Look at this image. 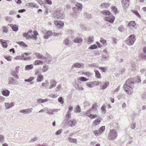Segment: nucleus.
Instances as JSON below:
<instances>
[{
    "label": "nucleus",
    "instance_id": "nucleus-17",
    "mask_svg": "<svg viewBox=\"0 0 146 146\" xmlns=\"http://www.w3.org/2000/svg\"><path fill=\"white\" fill-rule=\"evenodd\" d=\"M15 104V103L12 102L11 103H5V107L7 109H9L13 107Z\"/></svg>",
    "mask_w": 146,
    "mask_h": 146
},
{
    "label": "nucleus",
    "instance_id": "nucleus-10",
    "mask_svg": "<svg viewBox=\"0 0 146 146\" xmlns=\"http://www.w3.org/2000/svg\"><path fill=\"white\" fill-rule=\"evenodd\" d=\"M115 17L113 15H110L108 17H105V20L110 23H113L115 19Z\"/></svg>",
    "mask_w": 146,
    "mask_h": 146
},
{
    "label": "nucleus",
    "instance_id": "nucleus-38",
    "mask_svg": "<svg viewBox=\"0 0 146 146\" xmlns=\"http://www.w3.org/2000/svg\"><path fill=\"white\" fill-rule=\"evenodd\" d=\"M17 43L24 47H26L27 46V45L23 42H17Z\"/></svg>",
    "mask_w": 146,
    "mask_h": 146
},
{
    "label": "nucleus",
    "instance_id": "nucleus-52",
    "mask_svg": "<svg viewBox=\"0 0 146 146\" xmlns=\"http://www.w3.org/2000/svg\"><path fill=\"white\" fill-rule=\"evenodd\" d=\"M129 127L131 129H134L135 127V124L134 123H133L129 125Z\"/></svg>",
    "mask_w": 146,
    "mask_h": 146
},
{
    "label": "nucleus",
    "instance_id": "nucleus-1",
    "mask_svg": "<svg viewBox=\"0 0 146 146\" xmlns=\"http://www.w3.org/2000/svg\"><path fill=\"white\" fill-rule=\"evenodd\" d=\"M134 84V80L133 78H129L126 80L123 86V88L127 94H131L132 93L133 87Z\"/></svg>",
    "mask_w": 146,
    "mask_h": 146
},
{
    "label": "nucleus",
    "instance_id": "nucleus-12",
    "mask_svg": "<svg viewBox=\"0 0 146 146\" xmlns=\"http://www.w3.org/2000/svg\"><path fill=\"white\" fill-rule=\"evenodd\" d=\"M122 7L124 9H126L129 6V0H122L121 1Z\"/></svg>",
    "mask_w": 146,
    "mask_h": 146
},
{
    "label": "nucleus",
    "instance_id": "nucleus-40",
    "mask_svg": "<svg viewBox=\"0 0 146 146\" xmlns=\"http://www.w3.org/2000/svg\"><path fill=\"white\" fill-rule=\"evenodd\" d=\"M71 117V113L70 111H68L66 116V120H68Z\"/></svg>",
    "mask_w": 146,
    "mask_h": 146
},
{
    "label": "nucleus",
    "instance_id": "nucleus-4",
    "mask_svg": "<svg viewBox=\"0 0 146 146\" xmlns=\"http://www.w3.org/2000/svg\"><path fill=\"white\" fill-rule=\"evenodd\" d=\"M135 40V36L134 35H131L127 38L126 41V43L129 45H132Z\"/></svg>",
    "mask_w": 146,
    "mask_h": 146
},
{
    "label": "nucleus",
    "instance_id": "nucleus-34",
    "mask_svg": "<svg viewBox=\"0 0 146 146\" xmlns=\"http://www.w3.org/2000/svg\"><path fill=\"white\" fill-rule=\"evenodd\" d=\"M86 85L88 87L90 88H92L94 86V84L93 82H87Z\"/></svg>",
    "mask_w": 146,
    "mask_h": 146
},
{
    "label": "nucleus",
    "instance_id": "nucleus-6",
    "mask_svg": "<svg viewBox=\"0 0 146 146\" xmlns=\"http://www.w3.org/2000/svg\"><path fill=\"white\" fill-rule=\"evenodd\" d=\"M8 84L9 85H17L18 84V81L12 77H10L8 78Z\"/></svg>",
    "mask_w": 146,
    "mask_h": 146
},
{
    "label": "nucleus",
    "instance_id": "nucleus-48",
    "mask_svg": "<svg viewBox=\"0 0 146 146\" xmlns=\"http://www.w3.org/2000/svg\"><path fill=\"white\" fill-rule=\"evenodd\" d=\"M131 12L133 13H134L135 15H136L139 18L141 17L140 15H139V14L136 11L131 10Z\"/></svg>",
    "mask_w": 146,
    "mask_h": 146
},
{
    "label": "nucleus",
    "instance_id": "nucleus-45",
    "mask_svg": "<svg viewBox=\"0 0 146 146\" xmlns=\"http://www.w3.org/2000/svg\"><path fill=\"white\" fill-rule=\"evenodd\" d=\"M78 80L81 82L86 81L88 80V79L84 77H81L78 79Z\"/></svg>",
    "mask_w": 146,
    "mask_h": 146
},
{
    "label": "nucleus",
    "instance_id": "nucleus-47",
    "mask_svg": "<svg viewBox=\"0 0 146 146\" xmlns=\"http://www.w3.org/2000/svg\"><path fill=\"white\" fill-rule=\"evenodd\" d=\"M81 73H82V74H84L85 75L87 76L88 77L92 75V74L88 72H82Z\"/></svg>",
    "mask_w": 146,
    "mask_h": 146
},
{
    "label": "nucleus",
    "instance_id": "nucleus-55",
    "mask_svg": "<svg viewBox=\"0 0 146 146\" xmlns=\"http://www.w3.org/2000/svg\"><path fill=\"white\" fill-rule=\"evenodd\" d=\"M73 12L75 13H78L79 11H80L79 9H78L76 7H74L73 8Z\"/></svg>",
    "mask_w": 146,
    "mask_h": 146
},
{
    "label": "nucleus",
    "instance_id": "nucleus-31",
    "mask_svg": "<svg viewBox=\"0 0 146 146\" xmlns=\"http://www.w3.org/2000/svg\"><path fill=\"white\" fill-rule=\"evenodd\" d=\"M67 140L71 143L76 144L77 143V140L76 139H73L71 137H68Z\"/></svg>",
    "mask_w": 146,
    "mask_h": 146
},
{
    "label": "nucleus",
    "instance_id": "nucleus-28",
    "mask_svg": "<svg viewBox=\"0 0 146 146\" xmlns=\"http://www.w3.org/2000/svg\"><path fill=\"white\" fill-rule=\"evenodd\" d=\"M109 82H106L102 84V85L101 86V88L102 89L104 90L107 88L109 85Z\"/></svg>",
    "mask_w": 146,
    "mask_h": 146
},
{
    "label": "nucleus",
    "instance_id": "nucleus-33",
    "mask_svg": "<svg viewBox=\"0 0 146 146\" xmlns=\"http://www.w3.org/2000/svg\"><path fill=\"white\" fill-rule=\"evenodd\" d=\"M109 56H106L104 55H102L101 58V60L102 62H104L107 60H108Z\"/></svg>",
    "mask_w": 146,
    "mask_h": 146
},
{
    "label": "nucleus",
    "instance_id": "nucleus-56",
    "mask_svg": "<svg viewBox=\"0 0 146 146\" xmlns=\"http://www.w3.org/2000/svg\"><path fill=\"white\" fill-rule=\"evenodd\" d=\"M135 79L136 81L137 82H141L140 77L139 76H138L135 77Z\"/></svg>",
    "mask_w": 146,
    "mask_h": 146
},
{
    "label": "nucleus",
    "instance_id": "nucleus-63",
    "mask_svg": "<svg viewBox=\"0 0 146 146\" xmlns=\"http://www.w3.org/2000/svg\"><path fill=\"white\" fill-rule=\"evenodd\" d=\"M100 41L102 44H104L106 42V40L104 39L103 38H101Z\"/></svg>",
    "mask_w": 146,
    "mask_h": 146
},
{
    "label": "nucleus",
    "instance_id": "nucleus-23",
    "mask_svg": "<svg viewBox=\"0 0 146 146\" xmlns=\"http://www.w3.org/2000/svg\"><path fill=\"white\" fill-rule=\"evenodd\" d=\"M10 93V91L7 90H3L1 92L2 95L6 97L8 96L9 95Z\"/></svg>",
    "mask_w": 146,
    "mask_h": 146
},
{
    "label": "nucleus",
    "instance_id": "nucleus-25",
    "mask_svg": "<svg viewBox=\"0 0 146 146\" xmlns=\"http://www.w3.org/2000/svg\"><path fill=\"white\" fill-rule=\"evenodd\" d=\"M63 43L66 45H68V46H70L72 44V43L71 41H69L68 39L66 38L64 41Z\"/></svg>",
    "mask_w": 146,
    "mask_h": 146
},
{
    "label": "nucleus",
    "instance_id": "nucleus-50",
    "mask_svg": "<svg viewBox=\"0 0 146 146\" xmlns=\"http://www.w3.org/2000/svg\"><path fill=\"white\" fill-rule=\"evenodd\" d=\"M101 109L103 113H106V106L105 104H104L102 105Z\"/></svg>",
    "mask_w": 146,
    "mask_h": 146
},
{
    "label": "nucleus",
    "instance_id": "nucleus-35",
    "mask_svg": "<svg viewBox=\"0 0 146 146\" xmlns=\"http://www.w3.org/2000/svg\"><path fill=\"white\" fill-rule=\"evenodd\" d=\"M33 66L32 64L26 65L25 69L26 70H30L33 68Z\"/></svg>",
    "mask_w": 146,
    "mask_h": 146
},
{
    "label": "nucleus",
    "instance_id": "nucleus-44",
    "mask_svg": "<svg viewBox=\"0 0 146 146\" xmlns=\"http://www.w3.org/2000/svg\"><path fill=\"white\" fill-rule=\"evenodd\" d=\"M34 79V77H30L29 78L27 79H25L24 81L25 82H31Z\"/></svg>",
    "mask_w": 146,
    "mask_h": 146
},
{
    "label": "nucleus",
    "instance_id": "nucleus-29",
    "mask_svg": "<svg viewBox=\"0 0 146 146\" xmlns=\"http://www.w3.org/2000/svg\"><path fill=\"white\" fill-rule=\"evenodd\" d=\"M76 7L80 11H81L82 9V5L80 3H77L76 4Z\"/></svg>",
    "mask_w": 146,
    "mask_h": 146
},
{
    "label": "nucleus",
    "instance_id": "nucleus-2",
    "mask_svg": "<svg viewBox=\"0 0 146 146\" xmlns=\"http://www.w3.org/2000/svg\"><path fill=\"white\" fill-rule=\"evenodd\" d=\"M35 55L37 57L38 59H42L43 60H37L35 62L34 64L35 65H41L44 64L47 60V58L42 54L36 52L35 54Z\"/></svg>",
    "mask_w": 146,
    "mask_h": 146
},
{
    "label": "nucleus",
    "instance_id": "nucleus-15",
    "mask_svg": "<svg viewBox=\"0 0 146 146\" xmlns=\"http://www.w3.org/2000/svg\"><path fill=\"white\" fill-rule=\"evenodd\" d=\"M50 85L49 88L51 89L56 87L57 82L55 80L51 79L50 80Z\"/></svg>",
    "mask_w": 146,
    "mask_h": 146
},
{
    "label": "nucleus",
    "instance_id": "nucleus-49",
    "mask_svg": "<svg viewBox=\"0 0 146 146\" xmlns=\"http://www.w3.org/2000/svg\"><path fill=\"white\" fill-rule=\"evenodd\" d=\"M5 141L4 136L1 134H0V143H2Z\"/></svg>",
    "mask_w": 146,
    "mask_h": 146
},
{
    "label": "nucleus",
    "instance_id": "nucleus-39",
    "mask_svg": "<svg viewBox=\"0 0 146 146\" xmlns=\"http://www.w3.org/2000/svg\"><path fill=\"white\" fill-rule=\"evenodd\" d=\"M27 5L29 6L30 8H33L36 7L35 4L33 3H27Z\"/></svg>",
    "mask_w": 146,
    "mask_h": 146
},
{
    "label": "nucleus",
    "instance_id": "nucleus-53",
    "mask_svg": "<svg viewBox=\"0 0 146 146\" xmlns=\"http://www.w3.org/2000/svg\"><path fill=\"white\" fill-rule=\"evenodd\" d=\"M58 102L61 104H63L64 101L63 98L62 97H60L58 99Z\"/></svg>",
    "mask_w": 146,
    "mask_h": 146
},
{
    "label": "nucleus",
    "instance_id": "nucleus-64",
    "mask_svg": "<svg viewBox=\"0 0 146 146\" xmlns=\"http://www.w3.org/2000/svg\"><path fill=\"white\" fill-rule=\"evenodd\" d=\"M131 65V67H132V68L131 69V70L133 71H134L135 70V68L134 63L132 64Z\"/></svg>",
    "mask_w": 146,
    "mask_h": 146
},
{
    "label": "nucleus",
    "instance_id": "nucleus-42",
    "mask_svg": "<svg viewBox=\"0 0 146 146\" xmlns=\"http://www.w3.org/2000/svg\"><path fill=\"white\" fill-rule=\"evenodd\" d=\"M97 48V46L95 44H93L91 45L89 48V49L93 50L96 49Z\"/></svg>",
    "mask_w": 146,
    "mask_h": 146
},
{
    "label": "nucleus",
    "instance_id": "nucleus-21",
    "mask_svg": "<svg viewBox=\"0 0 146 146\" xmlns=\"http://www.w3.org/2000/svg\"><path fill=\"white\" fill-rule=\"evenodd\" d=\"M101 13L104 16L108 17L111 15V13L107 10H104L101 12Z\"/></svg>",
    "mask_w": 146,
    "mask_h": 146
},
{
    "label": "nucleus",
    "instance_id": "nucleus-11",
    "mask_svg": "<svg viewBox=\"0 0 146 146\" xmlns=\"http://www.w3.org/2000/svg\"><path fill=\"white\" fill-rule=\"evenodd\" d=\"M33 110V108H31L21 110L19 111V112L20 113H22L24 114H29Z\"/></svg>",
    "mask_w": 146,
    "mask_h": 146
},
{
    "label": "nucleus",
    "instance_id": "nucleus-37",
    "mask_svg": "<svg viewBox=\"0 0 146 146\" xmlns=\"http://www.w3.org/2000/svg\"><path fill=\"white\" fill-rule=\"evenodd\" d=\"M94 72H95L96 77L97 78H100V74L99 71L96 70H94Z\"/></svg>",
    "mask_w": 146,
    "mask_h": 146
},
{
    "label": "nucleus",
    "instance_id": "nucleus-58",
    "mask_svg": "<svg viewBox=\"0 0 146 146\" xmlns=\"http://www.w3.org/2000/svg\"><path fill=\"white\" fill-rule=\"evenodd\" d=\"M75 111L76 112L80 113L81 112L80 108V107L79 106H78L77 108L76 109Z\"/></svg>",
    "mask_w": 146,
    "mask_h": 146
},
{
    "label": "nucleus",
    "instance_id": "nucleus-20",
    "mask_svg": "<svg viewBox=\"0 0 146 146\" xmlns=\"http://www.w3.org/2000/svg\"><path fill=\"white\" fill-rule=\"evenodd\" d=\"M54 23L59 28H60L61 27H62L64 25L63 22L62 21H55Z\"/></svg>",
    "mask_w": 146,
    "mask_h": 146
},
{
    "label": "nucleus",
    "instance_id": "nucleus-18",
    "mask_svg": "<svg viewBox=\"0 0 146 146\" xmlns=\"http://www.w3.org/2000/svg\"><path fill=\"white\" fill-rule=\"evenodd\" d=\"M8 25L12 28V30L13 31L17 32L18 31V26L17 25L8 24Z\"/></svg>",
    "mask_w": 146,
    "mask_h": 146
},
{
    "label": "nucleus",
    "instance_id": "nucleus-19",
    "mask_svg": "<svg viewBox=\"0 0 146 146\" xmlns=\"http://www.w3.org/2000/svg\"><path fill=\"white\" fill-rule=\"evenodd\" d=\"M32 32V31H28V32L27 33H25L23 35L26 38L29 39L31 38V33Z\"/></svg>",
    "mask_w": 146,
    "mask_h": 146
},
{
    "label": "nucleus",
    "instance_id": "nucleus-59",
    "mask_svg": "<svg viewBox=\"0 0 146 146\" xmlns=\"http://www.w3.org/2000/svg\"><path fill=\"white\" fill-rule=\"evenodd\" d=\"M91 110V109L89 110L86 113V115L88 117H90L91 114L90 113Z\"/></svg>",
    "mask_w": 146,
    "mask_h": 146
},
{
    "label": "nucleus",
    "instance_id": "nucleus-62",
    "mask_svg": "<svg viewBox=\"0 0 146 146\" xmlns=\"http://www.w3.org/2000/svg\"><path fill=\"white\" fill-rule=\"evenodd\" d=\"M9 14L10 15H14L16 14V12L13 11H9Z\"/></svg>",
    "mask_w": 146,
    "mask_h": 146
},
{
    "label": "nucleus",
    "instance_id": "nucleus-60",
    "mask_svg": "<svg viewBox=\"0 0 146 146\" xmlns=\"http://www.w3.org/2000/svg\"><path fill=\"white\" fill-rule=\"evenodd\" d=\"M99 68L103 72H105L107 69L105 67H100Z\"/></svg>",
    "mask_w": 146,
    "mask_h": 146
},
{
    "label": "nucleus",
    "instance_id": "nucleus-16",
    "mask_svg": "<svg viewBox=\"0 0 146 146\" xmlns=\"http://www.w3.org/2000/svg\"><path fill=\"white\" fill-rule=\"evenodd\" d=\"M105 129V126H102L101 127L99 130H97L96 131L95 133V134L96 136H98V135L101 134Z\"/></svg>",
    "mask_w": 146,
    "mask_h": 146
},
{
    "label": "nucleus",
    "instance_id": "nucleus-24",
    "mask_svg": "<svg viewBox=\"0 0 146 146\" xmlns=\"http://www.w3.org/2000/svg\"><path fill=\"white\" fill-rule=\"evenodd\" d=\"M43 80V76L41 74H39L38 75L36 80L38 82H40Z\"/></svg>",
    "mask_w": 146,
    "mask_h": 146
},
{
    "label": "nucleus",
    "instance_id": "nucleus-54",
    "mask_svg": "<svg viewBox=\"0 0 146 146\" xmlns=\"http://www.w3.org/2000/svg\"><path fill=\"white\" fill-rule=\"evenodd\" d=\"M23 57L22 55H20L19 56H16L15 58L14 59L16 60H23Z\"/></svg>",
    "mask_w": 146,
    "mask_h": 146
},
{
    "label": "nucleus",
    "instance_id": "nucleus-22",
    "mask_svg": "<svg viewBox=\"0 0 146 146\" xmlns=\"http://www.w3.org/2000/svg\"><path fill=\"white\" fill-rule=\"evenodd\" d=\"M136 25L134 21L130 22L128 24V26L129 28L132 29L136 27Z\"/></svg>",
    "mask_w": 146,
    "mask_h": 146
},
{
    "label": "nucleus",
    "instance_id": "nucleus-61",
    "mask_svg": "<svg viewBox=\"0 0 146 146\" xmlns=\"http://www.w3.org/2000/svg\"><path fill=\"white\" fill-rule=\"evenodd\" d=\"M47 110V108H43V109L41 110L40 111H39L38 113H40L41 112H44L46 110Z\"/></svg>",
    "mask_w": 146,
    "mask_h": 146
},
{
    "label": "nucleus",
    "instance_id": "nucleus-46",
    "mask_svg": "<svg viewBox=\"0 0 146 146\" xmlns=\"http://www.w3.org/2000/svg\"><path fill=\"white\" fill-rule=\"evenodd\" d=\"M118 30L120 32H122L124 31V28L123 25H120L118 28Z\"/></svg>",
    "mask_w": 146,
    "mask_h": 146
},
{
    "label": "nucleus",
    "instance_id": "nucleus-41",
    "mask_svg": "<svg viewBox=\"0 0 146 146\" xmlns=\"http://www.w3.org/2000/svg\"><path fill=\"white\" fill-rule=\"evenodd\" d=\"M2 29L3 33H8V30L6 27L5 26L2 27Z\"/></svg>",
    "mask_w": 146,
    "mask_h": 146
},
{
    "label": "nucleus",
    "instance_id": "nucleus-32",
    "mask_svg": "<svg viewBox=\"0 0 146 146\" xmlns=\"http://www.w3.org/2000/svg\"><path fill=\"white\" fill-rule=\"evenodd\" d=\"M101 120V118L100 117L97 118L94 121V125H96L99 123L100 122Z\"/></svg>",
    "mask_w": 146,
    "mask_h": 146
},
{
    "label": "nucleus",
    "instance_id": "nucleus-27",
    "mask_svg": "<svg viewBox=\"0 0 146 146\" xmlns=\"http://www.w3.org/2000/svg\"><path fill=\"white\" fill-rule=\"evenodd\" d=\"M0 42L1 43V44L3 48H6L8 47V44L4 40L0 39Z\"/></svg>",
    "mask_w": 146,
    "mask_h": 146
},
{
    "label": "nucleus",
    "instance_id": "nucleus-26",
    "mask_svg": "<svg viewBox=\"0 0 146 146\" xmlns=\"http://www.w3.org/2000/svg\"><path fill=\"white\" fill-rule=\"evenodd\" d=\"M82 40L83 39L80 37H76L74 40V42L76 43H80L82 42Z\"/></svg>",
    "mask_w": 146,
    "mask_h": 146
},
{
    "label": "nucleus",
    "instance_id": "nucleus-13",
    "mask_svg": "<svg viewBox=\"0 0 146 146\" xmlns=\"http://www.w3.org/2000/svg\"><path fill=\"white\" fill-rule=\"evenodd\" d=\"M55 17L57 18H62L63 17L62 13L60 10H57L54 14Z\"/></svg>",
    "mask_w": 146,
    "mask_h": 146
},
{
    "label": "nucleus",
    "instance_id": "nucleus-30",
    "mask_svg": "<svg viewBox=\"0 0 146 146\" xmlns=\"http://www.w3.org/2000/svg\"><path fill=\"white\" fill-rule=\"evenodd\" d=\"M110 5L109 3H102L101 5V7L103 8L107 9L108 7Z\"/></svg>",
    "mask_w": 146,
    "mask_h": 146
},
{
    "label": "nucleus",
    "instance_id": "nucleus-8",
    "mask_svg": "<svg viewBox=\"0 0 146 146\" xmlns=\"http://www.w3.org/2000/svg\"><path fill=\"white\" fill-rule=\"evenodd\" d=\"M84 66V64L82 62H77L73 64L72 66V68H83Z\"/></svg>",
    "mask_w": 146,
    "mask_h": 146
},
{
    "label": "nucleus",
    "instance_id": "nucleus-57",
    "mask_svg": "<svg viewBox=\"0 0 146 146\" xmlns=\"http://www.w3.org/2000/svg\"><path fill=\"white\" fill-rule=\"evenodd\" d=\"M112 11L114 13H117V9L116 7H113L111 8Z\"/></svg>",
    "mask_w": 146,
    "mask_h": 146
},
{
    "label": "nucleus",
    "instance_id": "nucleus-51",
    "mask_svg": "<svg viewBox=\"0 0 146 146\" xmlns=\"http://www.w3.org/2000/svg\"><path fill=\"white\" fill-rule=\"evenodd\" d=\"M48 65L44 66L42 68V71L44 72L48 70Z\"/></svg>",
    "mask_w": 146,
    "mask_h": 146
},
{
    "label": "nucleus",
    "instance_id": "nucleus-14",
    "mask_svg": "<svg viewBox=\"0 0 146 146\" xmlns=\"http://www.w3.org/2000/svg\"><path fill=\"white\" fill-rule=\"evenodd\" d=\"M31 54L30 53H25L22 55L23 60H29L31 59V58L29 55Z\"/></svg>",
    "mask_w": 146,
    "mask_h": 146
},
{
    "label": "nucleus",
    "instance_id": "nucleus-7",
    "mask_svg": "<svg viewBox=\"0 0 146 146\" xmlns=\"http://www.w3.org/2000/svg\"><path fill=\"white\" fill-rule=\"evenodd\" d=\"M77 123L76 120L74 119H71L68 121L66 124H64L65 126L74 127Z\"/></svg>",
    "mask_w": 146,
    "mask_h": 146
},
{
    "label": "nucleus",
    "instance_id": "nucleus-36",
    "mask_svg": "<svg viewBox=\"0 0 146 146\" xmlns=\"http://www.w3.org/2000/svg\"><path fill=\"white\" fill-rule=\"evenodd\" d=\"M93 38L92 37H89L87 38L86 40L87 41L88 44H90L91 43L93 40Z\"/></svg>",
    "mask_w": 146,
    "mask_h": 146
},
{
    "label": "nucleus",
    "instance_id": "nucleus-5",
    "mask_svg": "<svg viewBox=\"0 0 146 146\" xmlns=\"http://www.w3.org/2000/svg\"><path fill=\"white\" fill-rule=\"evenodd\" d=\"M46 33L44 36V38L46 39L48 38L51 35L53 36H60L62 35L61 33H56L54 32L52 33L50 31H47Z\"/></svg>",
    "mask_w": 146,
    "mask_h": 146
},
{
    "label": "nucleus",
    "instance_id": "nucleus-3",
    "mask_svg": "<svg viewBox=\"0 0 146 146\" xmlns=\"http://www.w3.org/2000/svg\"><path fill=\"white\" fill-rule=\"evenodd\" d=\"M117 135V130L115 129L110 130L109 133L108 138L110 140H113L116 139Z\"/></svg>",
    "mask_w": 146,
    "mask_h": 146
},
{
    "label": "nucleus",
    "instance_id": "nucleus-43",
    "mask_svg": "<svg viewBox=\"0 0 146 146\" xmlns=\"http://www.w3.org/2000/svg\"><path fill=\"white\" fill-rule=\"evenodd\" d=\"M61 85L59 84L58 86H57L56 88L55 89V91L56 92H57L60 91L61 89Z\"/></svg>",
    "mask_w": 146,
    "mask_h": 146
},
{
    "label": "nucleus",
    "instance_id": "nucleus-9",
    "mask_svg": "<svg viewBox=\"0 0 146 146\" xmlns=\"http://www.w3.org/2000/svg\"><path fill=\"white\" fill-rule=\"evenodd\" d=\"M19 66H17L15 70L14 71L12 72L11 73L12 75L17 79H18L19 78L18 74L19 73Z\"/></svg>",
    "mask_w": 146,
    "mask_h": 146
}]
</instances>
